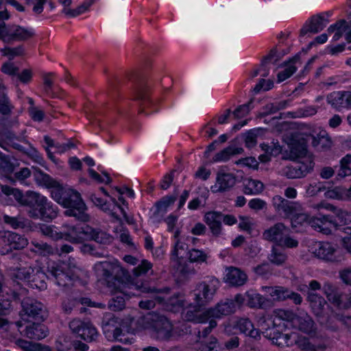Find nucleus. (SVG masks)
<instances>
[{"instance_id": "nucleus-16", "label": "nucleus", "mask_w": 351, "mask_h": 351, "mask_svg": "<svg viewBox=\"0 0 351 351\" xmlns=\"http://www.w3.org/2000/svg\"><path fill=\"white\" fill-rule=\"evenodd\" d=\"M269 295L278 301L291 300L295 304L300 305L302 301V297L298 293L294 292L284 287H268Z\"/></svg>"}, {"instance_id": "nucleus-38", "label": "nucleus", "mask_w": 351, "mask_h": 351, "mask_svg": "<svg viewBox=\"0 0 351 351\" xmlns=\"http://www.w3.org/2000/svg\"><path fill=\"white\" fill-rule=\"evenodd\" d=\"M172 261L174 262L173 267L176 272L182 277H187L195 274V270L191 265V263H188L184 258L172 260Z\"/></svg>"}, {"instance_id": "nucleus-8", "label": "nucleus", "mask_w": 351, "mask_h": 351, "mask_svg": "<svg viewBox=\"0 0 351 351\" xmlns=\"http://www.w3.org/2000/svg\"><path fill=\"white\" fill-rule=\"evenodd\" d=\"M101 327L108 341L132 343V339L127 337L121 328L119 319L112 313H106L102 318Z\"/></svg>"}, {"instance_id": "nucleus-44", "label": "nucleus", "mask_w": 351, "mask_h": 351, "mask_svg": "<svg viewBox=\"0 0 351 351\" xmlns=\"http://www.w3.org/2000/svg\"><path fill=\"white\" fill-rule=\"evenodd\" d=\"M186 254L190 263H195L197 264L207 263L208 255L204 251L193 248L189 250Z\"/></svg>"}, {"instance_id": "nucleus-54", "label": "nucleus", "mask_w": 351, "mask_h": 351, "mask_svg": "<svg viewBox=\"0 0 351 351\" xmlns=\"http://www.w3.org/2000/svg\"><path fill=\"white\" fill-rule=\"evenodd\" d=\"M152 264L147 260H143L141 263L133 269L135 278L140 277L146 274L149 270L152 269Z\"/></svg>"}, {"instance_id": "nucleus-55", "label": "nucleus", "mask_w": 351, "mask_h": 351, "mask_svg": "<svg viewBox=\"0 0 351 351\" xmlns=\"http://www.w3.org/2000/svg\"><path fill=\"white\" fill-rule=\"evenodd\" d=\"M24 48L23 45L16 47H5L2 49L4 56H8L10 60H12L15 56H20L24 54Z\"/></svg>"}, {"instance_id": "nucleus-28", "label": "nucleus", "mask_w": 351, "mask_h": 351, "mask_svg": "<svg viewBox=\"0 0 351 351\" xmlns=\"http://www.w3.org/2000/svg\"><path fill=\"white\" fill-rule=\"evenodd\" d=\"M247 304L251 308H267L271 306L270 300L253 291L246 293Z\"/></svg>"}, {"instance_id": "nucleus-60", "label": "nucleus", "mask_w": 351, "mask_h": 351, "mask_svg": "<svg viewBox=\"0 0 351 351\" xmlns=\"http://www.w3.org/2000/svg\"><path fill=\"white\" fill-rule=\"evenodd\" d=\"M339 223L346 225L351 223V213L341 208H339L335 215Z\"/></svg>"}, {"instance_id": "nucleus-57", "label": "nucleus", "mask_w": 351, "mask_h": 351, "mask_svg": "<svg viewBox=\"0 0 351 351\" xmlns=\"http://www.w3.org/2000/svg\"><path fill=\"white\" fill-rule=\"evenodd\" d=\"M310 216L306 213L294 214L291 219V223L292 228H296L298 225H302L304 223H308Z\"/></svg>"}, {"instance_id": "nucleus-36", "label": "nucleus", "mask_w": 351, "mask_h": 351, "mask_svg": "<svg viewBox=\"0 0 351 351\" xmlns=\"http://www.w3.org/2000/svg\"><path fill=\"white\" fill-rule=\"evenodd\" d=\"M31 245V252L41 256H49L56 252V249L46 242L32 241Z\"/></svg>"}, {"instance_id": "nucleus-14", "label": "nucleus", "mask_w": 351, "mask_h": 351, "mask_svg": "<svg viewBox=\"0 0 351 351\" xmlns=\"http://www.w3.org/2000/svg\"><path fill=\"white\" fill-rule=\"evenodd\" d=\"M315 163L312 156H307L304 160L295 166L287 167L285 176L289 179H296L306 176L313 169Z\"/></svg>"}, {"instance_id": "nucleus-46", "label": "nucleus", "mask_w": 351, "mask_h": 351, "mask_svg": "<svg viewBox=\"0 0 351 351\" xmlns=\"http://www.w3.org/2000/svg\"><path fill=\"white\" fill-rule=\"evenodd\" d=\"M125 299L122 293L114 295L108 301V308L113 311H119L124 308Z\"/></svg>"}, {"instance_id": "nucleus-23", "label": "nucleus", "mask_w": 351, "mask_h": 351, "mask_svg": "<svg viewBox=\"0 0 351 351\" xmlns=\"http://www.w3.org/2000/svg\"><path fill=\"white\" fill-rule=\"evenodd\" d=\"M221 219L220 212L210 211L204 215V221L214 236L218 237L221 232Z\"/></svg>"}, {"instance_id": "nucleus-17", "label": "nucleus", "mask_w": 351, "mask_h": 351, "mask_svg": "<svg viewBox=\"0 0 351 351\" xmlns=\"http://www.w3.org/2000/svg\"><path fill=\"white\" fill-rule=\"evenodd\" d=\"M312 228L324 234H330L331 230L329 226H337V222L330 215H321L319 217H311L308 223Z\"/></svg>"}, {"instance_id": "nucleus-48", "label": "nucleus", "mask_w": 351, "mask_h": 351, "mask_svg": "<svg viewBox=\"0 0 351 351\" xmlns=\"http://www.w3.org/2000/svg\"><path fill=\"white\" fill-rule=\"evenodd\" d=\"M14 170V165L11 157L0 152V171L5 173H11Z\"/></svg>"}, {"instance_id": "nucleus-13", "label": "nucleus", "mask_w": 351, "mask_h": 351, "mask_svg": "<svg viewBox=\"0 0 351 351\" xmlns=\"http://www.w3.org/2000/svg\"><path fill=\"white\" fill-rule=\"evenodd\" d=\"M272 204L276 211L285 218H289L300 210V205L295 202L289 201L280 195L272 199Z\"/></svg>"}, {"instance_id": "nucleus-25", "label": "nucleus", "mask_w": 351, "mask_h": 351, "mask_svg": "<svg viewBox=\"0 0 351 351\" xmlns=\"http://www.w3.org/2000/svg\"><path fill=\"white\" fill-rule=\"evenodd\" d=\"M307 300L310 303L314 315L317 317H323L325 306L327 305L326 300L322 296L313 293H308Z\"/></svg>"}, {"instance_id": "nucleus-49", "label": "nucleus", "mask_w": 351, "mask_h": 351, "mask_svg": "<svg viewBox=\"0 0 351 351\" xmlns=\"http://www.w3.org/2000/svg\"><path fill=\"white\" fill-rule=\"evenodd\" d=\"M90 199L92 201V202L96 206L99 207L102 210L107 212L110 211L112 216H113L114 218L119 219L118 216L116 215L115 213H114L112 210L113 209H111L110 204H108L106 200L103 199L101 197H97L95 194H92L90 195Z\"/></svg>"}, {"instance_id": "nucleus-27", "label": "nucleus", "mask_w": 351, "mask_h": 351, "mask_svg": "<svg viewBox=\"0 0 351 351\" xmlns=\"http://www.w3.org/2000/svg\"><path fill=\"white\" fill-rule=\"evenodd\" d=\"M49 274L55 278L56 283L63 287H70L72 285V278L60 266L51 267L48 270Z\"/></svg>"}, {"instance_id": "nucleus-6", "label": "nucleus", "mask_w": 351, "mask_h": 351, "mask_svg": "<svg viewBox=\"0 0 351 351\" xmlns=\"http://www.w3.org/2000/svg\"><path fill=\"white\" fill-rule=\"evenodd\" d=\"M138 323L144 328L152 329L155 338L160 341H173V328L171 322L164 315L152 312L141 317Z\"/></svg>"}, {"instance_id": "nucleus-15", "label": "nucleus", "mask_w": 351, "mask_h": 351, "mask_svg": "<svg viewBox=\"0 0 351 351\" xmlns=\"http://www.w3.org/2000/svg\"><path fill=\"white\" fill-rule=\"evenodd\" d=\"M57 351H87L88 346L78 340L71 339L70 336L60 335L55 343Z\"/></svg>"}, {"instance_id": "nucleus-41", "label": "nucleus", "mask_w": 351, "mask_h": 351, "mask_svg": "<svg viewBox=\"0 0 351 351\" xmlns=\"http://www.w3.org/2000/svg\"><path fill=\"white\" fill-rule=\"evenodd\" d=\"M40 276H43V272L37 270L35 273L32 267L19 269L16 274L17 278L31 282H34L36 277Z\"/></svg>"}, {"instance_id": "nucleus-42", "label": "nucleus", "mask_w": 351, "mask_h": 351, "mask_svg": "<svg viewBox=\"0 0 351 351\" xmlns=\"http://www.w3.org/2000/svg\"><path fill=\"white\" fill-rule=\"evenodd\" d=\"M192 326L188 322H182L173 328V341L184 338L186 335H192Z\"/></svg>"}, {"instance_id": "nucleus-56", "label": "nucleus", "mask_w": 351, "mask_h": 351, "mask_svg": "<svg viewBox=\"0 0 351 351\" xmlns=\"http://www.w3.org/2000/svg\"><path fill=\"white\" fill-rule=\"evenodd\" d=\"M231 145L224 148L217 153L213 158V162H226L228 160L232 155Z\"/></svg>"}, {"instance_id": "nucleus-59", "label": "nucleus", "mask_w": 351, "mask_h": 351, "mask_svg": "<svg viewBox=\"0 0 351 351\" xmlns=\"http://www.w3.org/2000/svg\"><path fill=\"white\" fill-rule=\"evenodd\" d=\"M282 248H294L298 245V241L289 236L282 237V239L279 240V244L278 245Z\"/></svg>"}, {"instance_id": "nucleus-29", "label": "nucleus", "mask_w": 351, "mask_h": 351, "mask_svg": "<svg viewBox=\"0 0 351 351\" xmlns=\"http://www.w3.org/2000/svg\"><path fill=\"white\" fill-rule=\"evenodd\" d=\"M4 241L10 250H22L25 248L28 241L23 236L12 232H8L4 237Z\"/></svg>"}, {"instance_id": "nucleus-2", "label": "nucleus", "mask_w": 351, "mask_h": 351, "mask_svg": "<svg viewBox=\"0 0 351 351\" xmlns=\"http://www.w3.org/2000/svg\"><path fill=\"white\" fill-rule=\"evenodd\" d=\"M33 174L36 183L40 186L51 189V197L59 204L66 208L64 215L73 217L82 222L90 221V217L87 213V207L76 191L65 189L57 180L44 173L39 168L32 167Z\"/></svg>"}, {"instance_id": "nucleus-7", "label": "nucleus", "mask_w": 351, "mask_h": 351, "mask_svg": "<svg viewBox=\"0 0 351 351\" xmlns=\"http://www.w3.org/2000/svg\"><path fill=\"white\" fill-rule=\"evenodd\" d=\"M13 297L15 300L21 302V310L19 315L23 322H44L48 317L46 307L37 300L29 297L21 299L20 294L17 293H14Z\"/></svg>"}, {"instance_id": "nucleus-61", "label": "nucleus", "mask_w": 351, "mask_h": 351, "mask_svg": "<svg viewBox=\"0 0 351 351\" xmlns=\"http://www.w3.org/2000/svg\"><path fill=\"white\" fill-rule=\"evenodd\" d=\"M12 309V302L9 298H0V315H8Z\"/></svg>"}, {"instance_id": "nucleus-47", "label": "nucleus", "mask_w": 351, "mask_h": 351, "mask_svg": "<svg viewBox=\"0 0 351 351\" xmlns=\"http://www.w3.org/2000/svg\"><path fill=\"white\" fill-rule=\"evenodd\" d=\"M176 200V196H166L162 197L160 201L156 203V210L154 213V215H159L161 213L163 215L166 213L167 208L171 204H173Z\"/></svg>"}, {"instance_id": "nucleus-40", "label": "nucleus", "mask_w": 351, "mask_h": 351, "mask_svg": "<svg viewBox=\"0 0 351 351\" xmlns=\"http://www.w3.org/2000/svg\"><path fill=\"white\" fill-rule=\"evenodd\" d=\"M6 88L3 84L0 82V113L3 115H8L13 109V106L5 93Z\"/></svg>"}, {"instance_id": "nucleus-9", "label": "nucleus", "mask_w": 351, "mask_h": 351, "mask_svg": "<svg viewBox=\"0 0 351 351\" xmlns=\"http://www.w3.org/2000/svg\"><path fill=\"white\" fill-rule=\"evenodd\" d=\"M214 319L209 321L208 326L199 327L194 330L195 343L201 351H213L217 346V339L211 335L213 330L217 326V323Z\"/></svg>"}, {"instance_id": "nucleus-52", "label": "nucleus", "mask_w": 351, "mask_h": 351, "mask_svg": "<svg viewBox=\"0 0 351 351\" xmlns=\"http://www.w3.org/2000/svg\"><path fill=\"white\" fill-rule=\"evenodd\" d=\"M188 250V245L186 243L180 242L179 240L175 244L173 250L171 252V259L176 260L184 258V254Z\"/></svg>"}, {"instance_id": "nucleus-4", "label": "nucleus", "mask_w": 351, "mask_h": 351, "mask_svg": "<svg viewBox=\"0 0 351 351\" xmlns=\"http://www.w3.org/2000/svg\"><path fill=\"white\" fill-rule=\"evenodd\" d=\"M271 325L272 326L270 327L267 324L268 328H264L262 325V329L263 330L262 333L265 338L270 339L272 343L278 346H290L294 343L302 351H324L326 348L324 344L314 343L306 337L283 334L276 328L274 322H271Z\"/></svg>"}, {"instance_id": "nucleus-10", "label": "nucleus", "mask_w": 351, "mask_h": 351, "mask_svg": "<svg viewBox=\"0 0 351 351\" xmlns=\"http://www.w3.org/2000/svg\"><path fill=\"white\" fill-rule=\"evenodd\" d=\"M34 36L33 32L20 25H7L3 21L0 23V40L5 43L12 44L14 41H25Z\"/></svg>"}, {"instance_id": "nucleus-20", "label": "nucleus", "mask_w": 351, "mask_h": 351, "mask_svg": "<svg viewBox=\"0 0 351 351\" xmlns=\"http://www.w3.org/2000/svg\"><path fill=\"white\" fill-rule=\"evenodd\" d=\"M86 239L93 240L101 245H109L113 241V237L108 233L99 228H95L85 225Z\"/></svg>"}, {"instance_id": "nucleus-37", "label": "nucleus", "mask_w": 351, "mask_h": 351, "mask_svg": "<svg viewBox=\"0 0 351 351\" xmlns=\"http://www.w3.org/2000/svg\"><path fill=\"white\" fill-rule=\"evenodd\" d=\"M323 292L328 300L336 306L339 299L341 290L331 282H326L323 286Z\"/></svg>"}, {"instance_id": "nucleus-1", "label": "nucleus", "mask_w": 351, "mask_h": 351, "mask_svg": "<svg viewBox=\"0 0 351 351\" xmlns=\"http://www.w3.org/2000/svg\"><path fill=\"white\" fill-rule=\"evenodd\" d=\"M218 279L213 278L208 281L199 282L191 292L193 303L184 314L187 322L196 324L206 323L210 318L221 319L236 311V306L231 299H225L214 307L202 311L213 299L219 287Z\"/></svg>"}, {"instance_id": "nucleus-19", "label": "nucleus", "mask_w": 351, "mask_h": 351, "mask_svg": "<svg viewBox=\"0 0 351 351\" xmlns=\"http://www.w3.org/2000/svg\"><path fill=\"white\" fill-rule=\"evenodd\" d=\"M236 184V177L230 173H220L217 176L216 184L211 187L214 193H222L229 191Z\"/></svg>"}, {"instance_id": "nucleus-31", "label": "nucleus", "mask_w": 351, "mask_h": 351, "mask_svg": "<svg viewBox=\"0 0 351 351\" xmlns=\"http://www.w3.org/2000/svg\"><path fill=\"white\" fill-rule=\"evenodd\" d=\"M335 252L336 250L331 243L322 242L318 244V247L315 250V253L319 258L333 262L336 261Z\"/></svg>"}, {"instance_id": "nucleus-62", "label": "nucleus", "mask_w": 351, "mask_h": 351, "mask_svg": "<svg viewBox=\"0 0 351 351\" xmlns=\"http://www.w3.org/2000/svg\"><path fill=\"white\" fill-rule=\"evenodd\" d=\"M343 232L346 234V236L342 238V245L343 247L351 254V227H346L343 228Z\"/></svg>"}, {"instance_id": "nucleus-64", "label": "nucleus", "mask_w": 351, "mask_h": 351, "mask_svg": "<svg viewBox=\"0 0 351 351\" xmlns=\"http://www.w3.org/2000/svg\"><path fill=\"white\" fill-rule=\"evenodd\" d=\"M15 343L24 351H36V346H37L36 343H32L22 339H16Z\"/></svg>"}, {"instance_id": "nucleus-33", "label": "nucleus", "mask_w": 351, "mask_h": 351, "mask_svg": "<svg viewBox=\"0 0 351 351\" xmlns=\"http://www.w3.org/2000/svg\"><path fill=\"white\" fill-rule=\"evenodd\" d=\"M285 228V226L282 223H277L270 228L265 230L263 236L265 239L273 241L278 245L279 244V240L282 238L283 230Z\"/></svg>"}, {"instance_id": "nucleus-22", "label": "nucleus", "mask_w": 351, "mask_h": 351, "mask_svg": "<svg viewBox=\"0 0 351 351\" xmlns=\"http://www.w3.org/2000/svg\"><path fill=\"white\" fill-rule=\"evenodd\" d=\"M247 280V274L241 269L230 267L228 269L226 276V282L232 287H241L246 283Z\"/></svg>"}, {"instance_id": "nucleus-63", "label": "nucleus", "mask_w": 351, "mask_h": 351, "mask_svg": "<svg viewBox=\"0 0 351 351\" xmlns=\"http://www.w3.org/2000/svg\"><path fill=\"white\" fill-rule=\"evenodd\" d=\"M29 116L34 121L40 122L45 117V112L36 107H29L28 109Z\"/></svg>"}, {"instance_id": "nucleus-32", "label": "nucleus", "mask_w": 351, "mask_h": 351, "mask_svg": "<svg viewBox=\"0 0 351 351\" xmlns=\"http://www.w3.org/2000/svg\"><path fill=\"white\" fill-rule=\"evenodd\" d=\"M237 328L245 335L258 339L261 337V331L254 327L252 322L247 318H241L237 322Z\"/></svg>"}, {"instance_id": "nucleus-11", "label": "nucleus", "mask_w": 351, "mask_h": 351, "mask_svg": "<svg viewBox=\"0 0 351 351\" xmlns=\"http://www.w3.org/2000/svg\"><path fill=\"white\" fill-rule=\"evenodd\" d=\"M69 328L73 333L86 342L95 341L99 337L96 328L90 322H86L75 319L69 323Z\"/></svg>"}, {"instance_id": "nucleus-51", "label": "nucleus", "mask_w": 351, "mask_h": 351, "mask_svg": "<svg viewBox=\"0 0 351 351\" xmlns=\"http://www.w3.org/2000/svg\"><path fill=\"white\" fill-rule=\"evenodd\" d=\"M344 95L343 92H334L327 97L328 102L337 109L343 108Z\"/></svg>"}, {"instance_id": "nucleus-18", "label": "nucleus", "mask_w": 351, "mask_h": 351, "mask_svg": "<svg viewBox=\"0 0 351 351\" xmlns=\"http://www.w3.org/2000/svg\"><path fill=\"white\" fill-rule=\"evenodd\" d=\"M328 21L322 14H316L311 17L300 29V35L305 36L307 33L317 34L322 31Z\"/></svg>"}, {"instance_id": "nucleus-30", "label": "nucleus", "mask_w": 351, "mask_h": 351, "mask_svg": "<svg viewBox=\"0 0 351 351\" xmlns=\"http://www.w3.org/2000/svg\"><path fill=\"white\" fill-rule=\"evenodd\" d=\"M1 190L7 196L12 195L20 206L25 207H26V201L32 192V191H27L23 194L21 190L8 185H1Z\"/></svg>"}, {"instance_id": "nucleus-5", "label": "nucleus", "mask_w": 351, "mask_h": 351, "mask_svg": "<svg viewBox=\"0 0 351 351\" xmlns=\"http://www.w3.org/2000/svg\"><path fill=\"white\" fill-rule=\"evenodd\" d=\"M26 207L27 214L32 219L49 221L58 215V207L45 196L34 191L28 197Z\"/></svg>"}, {"instance_id": "nucleus-35", "label": "nucleus", "mask_w": 351, "mask_h": 351, "mask_svg": "<svg viewBox=\"0 0 351 351\" xmlns=\"http://www.w3.org/2000/svg\"><path fill=\"white\" fill-rule=\"evenodd\" d=\"M268 260L275 265H282L287 260V255L285 249L275 245L272 247L271 253L268 255Z\"/></svg>"}, {"instance_id": "nucleus-50", "label": "nucleus", "mask_w": 351, "mask_h": 351, "mask_svg": "<svg viewBox=\"0 0 351 351\" xmlns=\"http://www.w3.org/2000/svg\"><path fill=\"white\" fill-rule=\"evenodd\" d=\"M3 136L5 140L6 141V143L8 145L12 146L14 149H17L19 151H22L23 147L22 145L14 142L15 140L21 141L23 138L21 136H16L11 131H5L3 132Z\"/></svg>"}, {"instance_id": "nucleus-58", "label": "nucleus", "mask_w": 351, "mask_h": 351, "mask_svg": "<svg viewBox=\"0 0 351 351\" xmlns=\"http://www.w3.org/2000/svg\"><path fill=\"white\" fill-rule=\"evenodd\" d=\"M253 102L252 99L247 104L241 105L237 107L233 112L235 119H240L247 115L250 112V105Z\"/></svg>"}, {"instance_id": "nucleus-26", "label": "nucleus", "mask_w": 351, "mask_h": 351, "mask_svg": "<svg viewBox=\"0 0 351 351\" xmlns=\"http://www.w3.org/2000/svg\"><path fill=\"white\" fill-rule=\"evenodd\" d=\"M85 226H71L67 231L62 232V239L68 241L72 243H80L86 239L85 238Z\"/></svg>"}, {"instance_id": "nucleus-45", "label": "nucleus", "mask_w": 351, "mask_h": 351, "mask_svg": "<svg viewBox=\"0 0 351 351\" xmlns=\"http://www.w3.org/2000/svg\"><path fill=\"white\" fill-rule=\"evenodd\" d=\"M136 97L135 100L138 101L139 103V113H142L147 106L149 104V96L142 86H139L136 88L135 91Z\"/></svg>"}, {"instance_id": "nucleus-39", "label": "nucleus", "mask_w": 351, "mask_h": 351, "mask_svg": "<svg viewBox=\"0 0 351 351\" xmlns=\"http://www.w3.org/2000/svg\"><path fill=\"white\" fill-rule=\"evenodd\" d=\"M264 189L263 184L257 180L247 178L244 180L243 193L246 195H256Z\"/></svg>"}, {"instance_id": "nucleus-12", "label": "nucleus", "mask_w": 351, "mask_h": 351, "mask_svg": "<svg viewBox=\"0 0 351 351\" xmlns=\"http://www.w3.org/2000/svg\"><path fill=\"white\" fill-rule=\"evenodd\" d=\"M42 322L32 321L29 322L30 324L25 326V328L22 330L21 328L24 325L23 321H17L14 322V325L21 335L32 339L40 340L46 337L49 332L47 327L43 324Z\"/></svg>"}, {"instance_id": "nucleus-43", "label": "nucleus", "mask_w": 351, "mask_h": 351, "mask_svg": "<svg viewBox=\"0 0 351 351\" xmlns=\"http://www.w3.org/2000/svg\"><path fill=\"white\" fill-rule=\"evenodd\" d=\"M3 220L5 223L10 225L14 229L24 228L30 223V221L23 217H10L8 215H3Z\"/></svg>"}, {"instance_id": "nucleus-53", "label": "nucleus", "mask_w": 351, "mask_h": 351, "mask_svg": "<svg viewBox=\"0 0 351 351\" xmlns=\"http://www.w3.org/2000/svg\"><path fill=\"white\" fill-rule=\"evenodd\" d=\"M43 234L51 238L53 240L62 239V232H58L57 228L51 226L43 225L40 228Z\"/></svg>"}, {"instance_id": "nucleus-21", "label": "nucleus", "mask_w": 351, "mask_h": 351, "mask_svg": "<svg viewBox=\"0 0 351 351\" xmlns=\"http://www.w3.org/2000/svg\"><path fill=\"white\" fill-rule=\"evenodd\" d=\"M293 326L300 331L308 335L313 336L316 333V324L308 314L297 315V317L294 319Z\"/></svg>"}, {"instance_id": "nucleus-34", "label": "nucleus", "mask_w": 351, "mask_h": 351, "mask_svg": "<svg viewBox=\"0 0 351 351\" xmlns=\"http://www.w3.org/2000/svg\"><path fill=\"white\" fill-rule=\"evenodd\" d=\"M325 197L341 200H351V185L349 189L343 186L330 188L326 191Z\"/></svg>"}, {"instance_id": "nucleus-24", "label": "nucleus", "mask_w": 351, "mask_h": 351, "mask_svg": "<svg viewBox=\"0 0 351 351\" xmlns=\"http://www.w3.org/2000/svg\"><path fill=\"white\" fill-rule=\"evenodd\" d=\"M289 154L288 158L290 160H295L298 158H303V160L307 157V148L305 143L296 139H291L288 143Z\"/></svg>"}, {"instance_id": "nucleus-3", "label": "nucleus", "mask_w": 351, "mask_h": 351, "mask_svg": "<svg viewBox=\"0 0 351 351\" xmlns=\"http://www.w3.org/2000/svg\"><path fill=\"white\" fill-rule=\"evenodd\" d=\"M99 267L102 279L110 288L117 289L119 287L120 284H128L131 288L134 287L142 293L154 294L155 299L158 300L160 303L162 302L165 298L158 294L168 295L170 293L171 289L169 287L157 289L152 287L149 282L135 279L117 263L105 261L101 263Z\"/></svg>"}]
</instances>
